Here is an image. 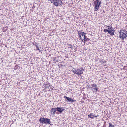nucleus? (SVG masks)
Here are the masks:
<instances>
[{"mask_svg":"<svg viewBox=\"0 0 127 127\" xmlns=\"http://www.w3.org/2000/svg\"><path fill=\"white\" fill-rule=\"evenodd\" d=\"M86 34L83 32H78L79 36L82 42L84 41L85 42L87 41L90 40V39L86 36L85 34Z\"/></svg>","mask_w":127,"mask_h":127,"instance_id":"nucleus-1","label":"nucleus"},{"mask_svg":"<svg viewBox=\"0 0 127 127\" xmlns=\"http://www.w3.org/2000/svg\"><path fill=\"white\" fill-rule=\"evenodd\" d=\"M84 69L83 68L79 67L77 68H73L72 71L74 74H76L77 75H81L83 73Z\"/></svg>","mask_w":127,"mask_h":127,"instance_id":"nucleus-2","label":"nucleus"},{"mask_svg":"<svg viewBox=\"0 0 127 127\" xmlns=\"http://www.w3.org/2000/svg\"><path fill=\"white\" fill-rule=\"evenodd\" d=\"M108 27V29H105L104 30L103 32H108L111 36H112L114 35V30L112 26L110 27L109 26H107Z\"/></svg>","mask_w":127,"mask_h":127,"instance_id":"nucleus-3","label":"nucleus"},{"mask_svg":"<svg viewBox=\"0 0 127 127\" xmlns=\"http://www.w3.org/2000/svg\"><path fill=\"white\" fill-rule=\"evenodd\" d=\"M119 36L122 40H124L127 36V31L120 30V32Z\"/></svg>","mask_w":127,"mask_h":127,"instance_id":"nucleus-4","label":"nucleus"},{"mask_svg":"<svg viewBox=\"0 0 127 127\" xmlns=\"http://www.w3.org/2000/svg\"><path fill=\"white\" fill-rule=\"evenodd\" d=\"M39 120L43 124H45L46 125L51 124V121L50 119H49L43 118H40Z\"/></svg>","mask_w":127,"mask_h":127,"instance_id":"nucleus-5","label":"nucleus"},{"mask_svg":"<svg viewBox=\"0 0 127 127\" xmlns=\"http://www.w3.org/2000/svg\"><path fill=\"white\" fill-rule=\"evenodd\" d=\"M50 1L56 6L61 5L63 3L62 0H50Z\"/></svg>","mask_w":127,"mask_h":127,"instance_id":"nucleus-6","label":"nucleus"},{"mask_svg":"<svg viewBox=\"0 0 127 127\" xmlns=\"http://www.w3.org/2000/svg\"><path fill=\"white\" fill-rule=\"evenodd\" d=\"M101 4V1L98 0H96L94 2V9L95 11H97L99 8Z\"/></svg>","mask_w":127,"mask_h":127,"instance_id":"nucleus-7","label":"nucleus"},{"mask_svg":"<svg viewBox=\"0 0 127 127\" xmlns=\"http://www.w3.org/2000/svg\"><path fill=\"white\" fill-rule=\"evenodd\" d=\"M64 98H66V100H65L66 101L70 103H72L73 102L76 101V100L74 99H73L69 97H67L66 96H64Z\"/></svg>","mask_w":127,"mask_h":127,"instance_id":"nucleus-8","label":"nucleus"},{"mask_svg":"<svg viewBox=\"0 0 127 127\" xmlns=\"http://www.w3.org/2000/svg\"><path fill=\"white\" fill-rule=\"evenodd\" d=\"M92 87H94L92 89H91L93 92L94 93L95 92H96L98 91V89L97 88V87L96 84H94L91 85Z\"/></svg>","mask_w":127,"mask_h":127,"instance_id":"nucleus-9","label":"nucleus"},{"mask_svg":"<svg viewBox=\"0 0 127 127\" xmlns=\"http://www.w3.org/2000/svg\"><path fill=\"white\" fill-rule=\"evenodd\" d=\"M98 115H96L93 113H90L88 115L89 118L93 119L95 117H96L98 116Z\"/></svg>","mask_w":127,"mask_h":127,"instance_id":"nucleus-10","label":"nucleus"},{"mask_svg":"<svg viewBox=\"0 0 127 127\" xmlns=\"http://www.w3.org/2000/svg\"><path fill=\"white\" fill-rule=\"evenodd\" d=\"M57 111L61 113L64 110V109L63 107H57L56 108Z\"/></svg>","mask_w":127,"mask_h":127,"instance_id":"nucleus-11","label":"nucleus"},{"mask_svg":"<svg viewBox=\"0 0 127 127\" xmlns=\"http://www.w3.org/2000/svg\"><path fill=\"white\" fill-rule=\"evenodd\" d=\"M57 111L56 108H52L50 110L51 114L53 115H54Z\"/></svg>","mask_w":127,"mask_h":127,"instance_id":"nucleus-12","label":"nucleus"},{"mask_svg":"<svg viewBox=\"0 0 127 127\" xmlns=\"http://www.w3.org/2000/svg\"><path fill=\"white\" fill-rule=\"evenodd\" d=\"M100 62L101 63V64L105 63L106 62V61H105L104 60L102 59L100 60Z\"/></svg>","mask_w":127,"mask_h":127,"instance_id":"nucleus-13","label":"nucleus"},{"mask_svg":"<svg viewBox=\"0 0 127 127\" xmlns=\"http://www.w3.org/2000/svg\"><path fill=\"white\" fill-rule=\"evenodd\" d=\"M7 27H3V28L2 29V30L4 32H5L7 30Z\"/></svg>","mask_w":127,"mask_h":127,"instance_id":"nucleus-14","label":"nucleus"},{"mask_svg":"<svg viewBox=\"0 0 127 127\" xmlns=\"http://www.w3.org/2000/svg\"><path fill=\"white\" fill-rule=\"evenodd\" d=\"M67 45H68L69 48H70L71 49L73 48V47L72 45L71 44H67Z\"/></svg>","mask_w":127,"mask_h":127,"instance_id":"nucleus-15","label":"nucleus"},{"mask_svg":"<svg viewBox=\"0 0 127 127\" xmlns=\"http://www.w3.org/2000/svg\"><path fill=\"white\" fill-rule=\"evenodd\" d=\"M35 46H36V50H38L40 52V51H41L39 49V47L37 45H35Z\"/></svg>","mask_w":127,"mask_h":127,"instance_id":"nucleus-16","label":"nucleus"},{"mask_svg":"<svg viewBox=\"0 0 127 127\" xmlns=\"http://www.w3.org/2000/svg\"><path fill=\"white\" fill-rule=\"evenodd\" d=\"M109 127H114V125H112V124L110 123H109Z\"/></svg>","mask_w":127,"mask_h":127,"instance_id":"nucleus-17","label":"nucleus"},{"mask_svg":"<svg viewBox=\"0 0 127 127\" xmlns=\"http://www.w3.org/2000/svg\"><path fill=\"white\" fill-rule=\"evenodd\" d=\"M126 67L127 66H124L123 67V69L125 70H126Z\"/></svg>","mask_w":127,"mask_h":127,"instance_id":"nucleus-18","label":"nucleus"},{"mask_svg":"<svg viewBox=\"0 0 127 127\" xmlns=\"http://www.w3.org/2000/svg\"><path fill=\"white\" fill-rule=\"evenodd\" d=\"M94 87H92V86H91H91H90V87H89V88L90 89H93V88Z\"/></svg>","mask_w":127,"mask_h":127,"instance_id":"nucleus-19","label":"nucleus"}]
</instances>
